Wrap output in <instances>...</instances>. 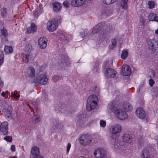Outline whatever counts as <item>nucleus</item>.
Here are the masks:
<instances>
[{"instance_id": "46", "label": "nucleus", "mask_w": 158, "mask_h": 158, "mask_svg": "<svg viewBox=\"0 0 158 158\" xmlns=\"http://www.w3.org/2000/svg\"><path fill=\"white\" fill-rule=\"evenodd\" d=\"M154 81L152 79H150L149 80V84L151 86H152L154 84Z\"/></svg>"}, {"instance_id": "10", "label": "nucleus", "mask_w": 158, "mask_h": 158, "mask_svg": "<svg viewBox=\"0 0 158 158\" xmlns=\"http://www.w3.org/2000/svg\"><path fill=\"white\" fill-rule=\"evenodd\" d=\"M106 154L105 150L101 148L96 149L94 152V155L96 158H103Z\"/></svg>"}, {"instance_id": "21", "label": "nucleus", "mask_w": 158, "mask_h": 158, "mask_svg": "<svg viewBox=\"0 0 158 158\" xmlns=\"http://www.w3.org/2000/svg\"><path fill=\"white\" fill-rule=\"evenodd\" d=\"M142 158H152V155L149 154L147 150H144L142 153Z\"/></svg>"}, {"instance_id": "27", "label": "nucleus", "mask_w": 158, "mask_h": 158, "mask_svg": "<svg viewBox=\"0 0 158 158\" xmlns=\"http://www.w3.org/2000/svg\"><path fill=\"white\" fill-rule=\"evenodd\" d=\"M4 51L6 53L9 54L12 52L13 48L11 46H6L4 47Z\"/></svg>"}, {"instance_id": "23", "label": "nucleus", "mask_w": 158, "mask_h": 158, "mask_svg": "<svg viewBox=\"0 0 158 158\" xmlns=\"http://www.w3.org/2000/svg\"><path fill=\"white\" fill-rule=\"evenodd\" d=\"M53 10L55 12H57L60 10L61 5L57 2H55L53 3Z\"/></svg>"}, {"instance_id": "4", "label": "nucleus", "mask_w": 158, "mask_h": 158, "mask_svg": "<svg viewBox=\"0 0 158 158\" xmlns=\"http://www.w3.org/2000/svg\"><path fill=\"white\" fill-rule=\"evenodd\" d=\"M98 99L96 95L90 96L87 100L86 109L87 110H91L94 109L96 107Z\"/></svg>"}, {"instance_id": "9", "label": "nucleus", "mask_w": 158, "mask_h": 158, "mask_svg": "<svg viewBox=\"0 0 158 158\" xmlns=\"http://www.w3.org/2000/svg\"><path fill=\"white\" fill-rule=\"evenodd\" d=\"M91 141V139L90 137L87 135H82L79 139L80 143L83 145L89 144Z\"/></svg>"}, {"instance_id": "6", "label": "nucleus", "mask_w": 158, "mask_h": 158, "mask_svg": "<svg viewBox=\"0 0 158 158\" xmlns=\"http://www.w3.org/2000/svg\"><path fill=\"white\" fill-rule=\"evenodd\" d=\"M123 141L124 142H123L120 143V141L119 140V143L117 145V146L118 145V148L117 149L115 148L117 150H120L121 152H123L124 150L126 149V147L125 145H123L122 144H124V142L126 143H129L131 142L132 140L131 136L129 134H124L123 137Z\"/></svg>"}, {"instance_id": "49", "label": "nucleus", "mask_w": 158, "mask_h": 158, "mask_svg": "<svg viewBox=\"0 0 158 158\" xmlns=\"http://www.w3.org/2000/svg\"><path fill=\"white\" fill-rule=\"evenodd\" d=\"M12 152H15V147L14 145H12L10 148Z\"/></svg>"}, {"instance_id": "16", "label": "nucleus", "mask_w": 158, "mask_h": 158, "mask_svg": "<svg viewBox=\"0 0 158 158\" xmlns=\"http://www.w3.org/2000/svg\"><path fill=\"white\" fill-rule=\"evenodd\" d=\"M123 108L127 112H130L132 110L131 105L127 102H124L122 105Z\"/></svg>"}, {"instance_id": "56", "label": "nucleus", "mask_w": 158, "mask_h": 158, "mask_svg": "<svg viewBox=\"0 0 158 158\" xmlns=\"http://www.w3.org/2000/svg\"><path fill=\"white\" fill-rule=\"evenodd\" d=\"M6 94H7L8 95V94H10V93H9V92H8V91H6Z\"/></svg>"}, {"instance_id": "57", "label": "nucleus", "mask_w": 158, "mask_h": 158, "mask_svg": "<svg viewBox=\"0 0 158 158\" xmlns=\"http://www.w3.org/2000/svg\"><path fill=\"white\" fill-rule=\"evenodd\" d=\"M60 35L61 36H63V37H64V35L62 34H61Z\"/></svg>"}, {"instance_id": "28", "label": "nucleus", "mask_w": 158, "mask_h": 158, "mask_svg": "<svg viewBox=\"0 0 158 158\" xmlns=\"http://www.w3.org/2000/svg\"><path fill=\"white\" fill-rule=\"evenodd\" d=\"M128 55V50L127 49H124L122 52L121 54V58L125 59L127 56Z\"/></svg>"}, {"instance_id": "26", "label": "nucleus", "mask_w": 158, "mask_h": 158, "mask_svg": "<svg viewBox=\"0 0 158 158\" xmlns=\"http://www.w3.org/2000/svg\"><path fill=\"white\" fill-rule=\"evenodd\" d=\"M8 33L6 30L5 28H3L0 31V35L2 39V36H4L5 38V40L6 41L7 40V39L6 38V37L7 36Z\"/></svg>"}, {"instance_id": "36", "label": "nucleus", "mask_w": 158, "mask_h": 158, "mask_svg": "<svg viewBox=\"0 0 158 158\" xmlns=\"http://www.w3.org/2000/svg\"><path fill=\"white\" fill-rule=\"evenodd\" d=\"M41 13V11H40L39 9H36L34 11V14L35 17L36 18H38Z\"/></svg>"}, {"instance_id": "1", "label": "nucleus", "mask_w": 158, "mask_h": 158, "mask_svg": "<svg viewBox=\"0 0 158 158\" xmlns=\"http://www.w3.org/2000/svg\"><path fill=\"white\" fill-rule=\"evenodd\" d=\"M122 130V127L119 124H115L112 125L110 129V132L112 134L111 136L109 137V140L113 147L117 149L118 148V145L117 147V145L119 143V139L116 136L114 137V135H116L120 133Z\"/></svg>"}, {"instance_id": "40", "label": "nucleus", "mask_w": 158, "mask_h": 158, "mask_svg": "<svg viewBox=\"0 0 158 158\" xmlns=\"http://www.w3.org/2000/svg\"><path fill=\"white\" fill-rule=\"evenodd\" d=\"M4 139L8 142H11L12 141V137L8 135L6 136Z\"/></svg>"}, {"instance_id": "50", "label": "nucleus", "mask_w": 158, "mask_h": 158, "mask_svg": "<svg viewBox=\"0 0 158 158\" xmlns=\"http://www.w3.org/2000/svg\"><path fill=\"white\" fill-rule=\"evenodd\" d=\"M32 158H43L42 156L40 155H37V156H35L34 157Z\"/></svg>"}, {"instance_id": "22", "label": "nucleus", "mask_w": 158, "mask_h": 158, "mask_svg": "<svg viewBox=\"0 0 158 158\" xmlns=\"http://www.w3.org/2000/svg\"><path fill=\"white\" fill-rule=\"evenodd\" d=\"M36 28L37 27L36 25L34 23H31V28L28 29L27 32L30 33H33L36 31Z\"/></svg>"}, {"instance_id": "52", "label": "nucleus", "mask_w": 158, "mask_h": 158, "mask_svg": "<svg viewBox=\"0 0 158 158\" xmlns=\"http://www.w3.org/2000/svg\"><path fill=\"white\" fill-rule=\"evenodd\" d=\"M85 33L84 32V33H82L81 34V35L82 37H83L85 36Z\"/></svg>"}, {"instance_id": "37", "label": "nucleus", "mask_w": 158, "mask_h": 158, "mask_svg": "<svg viewBox=\"0 0 158 158\" xmlns=\"http://www.w3.org/2000/svg\"><path fill=\"white\" fill-rule=\"evenodd\" d=\"M4 60V54L2 52H0V66L2 64Z\"/></svg>"}, {"instance_id": "5", "label": "nucleus", "mask_w": 158, "mask_h": 158, "mask_svg": "<svg viewBox=\"0 0 158 158\" xmlns=\"http://www.w3.org/2000/svg\"><path fill=\"white\" fill-rule=\"evenodd\" d=\"M147 43L149 49L152 54L156 55L158 54V42L155 39L148 40Z\"/></svg>"}, {"instance_id": "39", "label": "nucleus", "mask_w": 158, "mask_h": 158, "mask_svg": "<svg viewBox=\"0 0 158 158\" xmlns=\"http://www.w3.org/2000/svg\"><path fill=\"white\" fill-rule=\"evenodd\" d=\"M100 125L101 127H104L106 125V122L105 121L101 120L100 121Z\"/></svg>"}, {"instance_id": "60", "label": "nucleus", "mask_w": 158, "mask_h": 158, "mask_svg": "<svg viewBox=\"0 0 158 158\" xmlns=\"http://www.w3.org/2000/svg\"><path fill=\"white\" fill-rule=\"evenodd\" d=\"M55 77L56 78V79H57L58 78V77L57 76H56Z\"/></svg>"}, {"instance_id": "54", "label": "nucleus", "mask_w": 158, "mask_h": 158, "mask_svg": "<svg viewBox=\"0 0 158 158\" xmlns=\"http://www.w3.org/2000/svg\"><path fill=\"white\" fill-rule=\"evenodd\" d=\"M155 33L158 35V28L155 31Z\"/></svg>"}, {"instance_id": "14", "label": "nucleus", "mask_w": 158, "mask_h": 158, "mask_svg": "<svg viewBox=\"0 0 158 158\" xmlns=\"http://www.w3.org/2000/svg\"><path fill=\"white\" fill-rule=\"evenodd\" d=\"M136 114L137 116L141 119H144L146 116L144 110L141 108H138L136 111Z\"/></svg>"}, {"instance_id": "3", "label": "nucleus", "mask_w": 158, "mask_h": 158, "mask_svg": "<svg viewBox=\"0 0 158 158\" xmlns=\"http://www.w3.org/2000/svg\"><path fill=\"white\" fill-rule=\"evenodd\" d=\"M48 82V79L46 75L43 74L41 72L37 73L34 77L33 82L35 85H46Z\"/></svg>"}, {"instance_id": "30", "label": "nucleus", "mask_w": 158, "mask_h": 158, "mask_svg": "<svg viewBox=\"0 0 158 158\" xmlns=\"http://www.w3.org/2000/svg\"><path fill=\"white\" fill-rule=\"evenodd\" d=\"M128 0H122L121 2V5L122 8L127 9V2Z\"/></svg>"}, {"instance_id": "33", "label": "nucleus", "mask_w": 158, "mask_h": 158, "mask_svg": "<svg viewBox=\"0 0 158 158\" xmlns=\"http://www.w3.org/2000/svg\"><path fill=\"white\" fill-rule=\"evenodd\" d=\"M23 60L25 63H27L29 60V55L27 54H23Z\"/></svg>"}, {"instance_id": "47", "label": "nucleus", "mask_w": 158, "mask_h": 158, "mask_svg": "<svg viewBox=\"0 0 158 158\" xmlns=\"http://www.w3.org/2000/svg\"><path fill=\"white\" fill-rule=\"evenodd\" d=\"M146 19L143 17H141L140 19V22L142 25H143L145 22Z\"/></svg>"}, {"instance_id": "44", "label": "nucleus", "mask_w": 158, "mask_h": 158, "mask_svg": "<svg viewBox=\"0 0 158 158\" xmlns=\"http://www.w3.org/2000/svg\"><path fill=\"white\" fill-rule=\"evenodd\" d=\"M8 123L7 122H4L3 123H1V124L0 125H3V128H8Z\"/></svg>"}, {"instance_id": "48", "label": "nucleus", "mask_w": 158, "mask_h": 158, "mask_svg": "<svg viewBox=\"0 0 158 158\" xmlns=\"http://www.w3.org/2000/svg\"><path fill=\"white\" fill-rule=\"evenodd\" d=\"M63 4L64 6L66 7H68L69 6V2L68 1H64Z\"/></svg>"}, {"instance_id": "41", "label": "nucleus", "mask_w": 158, "mask_h": 158, "mask_svg": "<svg viewBox=\"0 0 158 158\" xmlns=\"http://www.w3.org/2000/svg\"><path fill=\"white\" fill-rule=\"evenodd\" d=\"M11 96L12 97L17 99H18L20 96L17 93H15L12 94Z\"/></svg>"}, {"instance_id": "51", "label": "nucleus", "mask_w": 158, "mask_h": 158, "mask_svg": "<svg viewBox=\"0 0 158 158\" xmlns=\"http://www.w3.org/2000/svg\"><path fill=\"white\" fill-rule=\"evenodd\" d=\"M99 88H97V87H96V89L95 90V92H98L97 93V94H98L99 92Z\"/></svg>"}, {"instance_id": "59", "label": "nucleus", "mask_w": 158, "mask_h": 158, "mask_svg": "<svg viewBox=\"0 0 158 158\" xmlns=\"http://www.w3.org/2000/svg\"><path fill=\"white\" fill-rule=\"evenodd\" d=\"M53 80L54 81H56V80L54 78V77H53Z\"/></svg>"}, {"instance_id": "18", "label": "nucleus", "mask_w": 158, "mask_h": 158, "mask_svg": "<svg viewBox=\"0 0 158 158\" xmlns=\"http://www.w3.org/2000/svg\"><path fill=\"white\" fill-rule=\"evenodd\" d=\"M148 19L149 21H155L158 23V17L154 13H151L149 14Z\"/></svg>"}, {"instance_id": "61", "label": "nucleus", "mask_w": 158, "mask_h": 158, "mask_svg": "<svg viewBox=\"0 0 158 158\" xmlns=\"http://www.w3.org/2000/svg\"><path fill=\"white\" fill-rule=\"evenodd\" d=\"M23 42L24 43H25V40H23Z\"/></svg>"}, {"instance_id": "24", "label": "nucleus", "mask_w": 158, "mask_h": 158, "mask_svg": "<svg viewBox=\"0 0 158 158\" xmlns=\"http://www.w3.org/2000/svg\"><path fill=\"white\" fill-rule=\"evenodd\" d=\"M2 112L4 113V115L6 118H9L11 117V111L8 109H4L2 110Z\"/></svg>"}, {"instance_id": "29", "label": "nucleus", "mask_w": 158, "mask_h": 158, "mask_svg": "<svg viewBox=\"0 0 158 158\" xmlns=\"http://www.w3.org/2000/svg\"><path fill=\"white\" fill-rule=\"evenodd\" d=\"M148 8L153 9L156 6L155 2L153 1H150L148 2Z\"/></svg>"}, {"instance_id": "43", "label": "nucleus", "mask_w": 158, "mask_h": 158, "mask_svg": "<svg viewBox=\"0 0 158 158\" xmlns=\"http://www.w3.org/2000/svg\"><path fill=\"white\" fill-rule=\"evenodd\" d=\"M31 47L30 45H27L25 46V50L26 52H28L30 51Z\"/></svg>"}, {"instance_id": "38", "label": "nucleus", "mask_w": 158, "mask_h": 158, "mask_svg": "<svg viewBox=\"0 0 158 158\" xmlns=\"http://www.w3.org/2000/svg\"><path fill=\"white\" fill-rule=\"evenodd\" d=\"M70 63L68 60H64L63 63V67L64 68L70 66Z\"/></svg>"}, {"instance_id": "32", "label": "nucleus", "mask_w": 158, "mask_h": 158, "mask_svg": "<svg viewBox=\"0 0 158 158\" xmlns=\"http://www.w3.org/2000/svg\"><path fill=\"white\" fill-rule=\"evenodd\" d=\"M3 127V125L0 126V130L4 135H6L7 134L8 128H4Z\"/></svg>"}, {"instance_id": "17", "label": "nucleus", "mask_w": 158, "mask_h": 158, "mask_svg": "<svg viewBox=\"0 0 158 158\" xmlns=\"http://www.w3.org/2000/svg\"><path fill=\"white\" fill-rule=\"evenodd\" d=\"M28 75L30 77H33L35 75V71L33 67L30 66L27 69Z\"/></svg>"}, {"instance_id": "11", "label": "nucleus", "mask_w": 158, "mask_h": 158, "mask_svg": "<svg viewBox=\"0 0 158 158\" xmlns=\"http://www.w3.org/2000/svg\"><path fill=\"white\" fill-rule=\"evenodd\" d=\"M121 72L123 75L126 76L130 75L131 73L130 67L127 64H124L122 66Z\"/></svg>"}, {"instance_id": "31", "label": "nucleus", "mask_w": 158, "mask_h": 158, "mask_svg": "<svg viewBox=\"0 0 158 158\" xmlns=\"http://www.w3.org/2000/svg\"><path fill=\"white\" fill-rule=\"evenodd\" d=\"M7 12V9L4 7H2L0 9V13L3 17L6 16Z\"/></svg>"}, {"instance_id": "13", "label": "nucleus", "mask_w": 158, "mask_h": 158, "mask_svg": "<svg viewBox=\"0 0 158 158\" xmlns=\"http://www.w3.org/2000/svg\"><path fill=\"white\" fill-rule=\"evenodd\" d=\"M116 72L112 69H108L105 72L106 76L108 78H114L115 77Z\"/></svg>"}, {"instance_id": "2", "label": "nucleus", "mask_w": 158, "mask_h": 158, "mask_svg": "<svg viewBox=\"0 0 158 158\" xmlns=\"http://www.w3.org/2000/svg\"><path fill=\"white\" fill-rule=\"evenodd\" d=\"M116 103L115 101H114L108 104V107L118 119L123 120L127 118V114L123 110L116 107Z\"/></svg>"}, {"instance_id": "34", "label": "nucleus", "mask_w": 158, "mask_h": 158, "mask_svg": "<svg viewBox=\"0 0 158 158\" xmlns=\"http://www.w3.org/2000/svg\"><path fill=\"white\" fill-rule=\"evenodd\" d=\"M111 45H110V48L113 49L115 47L116 44V41L115 39H112L111 41Z\"/></svg>"}, {"instance_id": "55", "label": "nucleus", "mask_w": 158, "mask_h": 158, "mask_svg": "<svg viewBox=\"0 0 158 158\" xmlns=\"http://www.w3.org/2000/svg\"><path fill=\"white\" fill-rule=\"evenodd\" d=\"M156 140L157 143V144H158V137H157L156 138Z\"/></svg>"}, {"instance_id": "35", "label": "nucleus", "mask_w": 158, "mask_h": 158, "mask_svg": "<svg viewBox=\"0 0 158 158\" xmlns=\"http://www.w3.org/2000/svg\"><path fill=\"white\" fill-rule=\"evenodd\" d=\"M117 0H103V2L104 3L109 5L115 2Z\"/></svg>"}, {"instance_id": "25", "label": "nucleus", "mask_w": 158, "mask_h": 158, "mask_svg": "<svg viewBox=\"0 0 158 158\" xmlns=\"http://www.w3.org/2000/svg\"><path fill=\"white\" fill-rule=\"evenodd\" d=\"M113 12V9L112 8H107L102 11V13H104L106 15H111Z\"/></svg>"}, {"instance_id": "42", "label": "nucleus", "mask_w": 158, "mask_h": 158, "mask_svg": "<svg viewBox=\"0 0 158 158\" xmlns=\"http://www.w3.org/2000/svg\"><path fill=\"white\" fill-rule=\"evenodd\" d=\"M33 119L35 120V123L39 122L40 120V118L38 116H35L33 117Z\"/></svg>"}, {"instance_id": "62", "label": "nucleus", "mask_w": 158, "mask_h": 158, "mask_svg": "<svg viewBox=\"0 0 158 158\" xmlns=\"http://www.w3.org/2000/svg\"><path fill=\"white\" fill-rule=\"evenodd\" d=\"M1 112V111L0 110V113Z\"/></svg>"}, {"instance_id": "58", "label": "nucleus", "mask_w": 158, "mask_h": 158, "mask_svg": "<svg viewBox=\"0 0 158 158\" xmlns=\"http://www.w3.org/2000/svg\"><path fill=\"white\" fill-rule=\"evenodd\" d=\"M12 158H17L16 157V156H13Z\"/></svg>"}, {"instance_id": "15", "label": "nucleus", "mask_w": 158, "mask_h": 158, "mask_svg": "<svg viewBox=\"0 0 158 158\" xmlns=\"http://www.w3.org/2000/svg\"><path fill=\"white\" fill-rule=\"evenodd\" d=\"M85 3V0H72L71 4L75 7H78L83 5Z\"/></svg>"}, {"instance_id": "20", "label": "nucleus", "mask_w": 158, "mask_h": 158, "mask_svg": "<svg viewBox=\"0 0 158 158\" xmlns=\"http://www.w3.org/2000/svg\"><path fill=\"white\" fill-rule=\"evenodd\" d=\"M31 153L34 156L39 155L40 154L39 148L36 146L33 147L31 148Z\"/></svg>"}, {"instance_id": "12", "label": "nucleus", "mask_w": 158, "mask_h": 158, "mask_svg": "<svg viewBox=\"0 0 158 158\" xmlns=\"http://www.w3.org/2000/svg\"><path fill=\"white\" fill-rule=\"evenodd\" d=\"M47 39L44 37L40 38L38 40L39 47L41 49H44L47 46Z\"/></svg>"}, {"instance_id": "8", "label": "nucleus", "mask_w": 158, "mask_h": 158, "mask_svg": "<svg viewBox=\"0 0 158 158\" xmlns=\"http://www.w3.org/2000/svg\"><path fill=\"white\" fill-rule=\"evenodd\" d=\"M106 27L104 23H100L95 26L92 30V33L93 34L97 33L100 31L101 34H103L106 33L105 30Z\"/></svg>"}, {"instance_id": "7", "label": "nucleus", "mask_w": 158, "mask_h": 158, "mask_svg": "<svg viewBox=\"0 0 158 158\" xmlns=\"http://www.w3.org/2000/svg\"><path fill=\"white\" fill-rule=\"evenodd\" d=\"M47 25V29L49 32L54 31L58 27V21L55 20L49 21Z\"/></svg>"}, {"instance_id": "53", "label": "nucleus", "mask_w": 158, "mask_h": 158, "mask_svg": "<svg viewBox=\"0 0 158 158\" xmlns=\"http://www.w3.org/2000/svg\"><path fill=\"white\" fill-rule=\"evenodd\" d=\"M5 94L6 93L4 92H2L1 94V95L3 97H4L5 96Z\"/></svg>"}, {"instance_id": "19", "label": "nucleus", "mask_w": 158, "mask_h": 158, "mask_svg": "<svg viewBox=\"0 0 158 158\" xmlns=\"http://www.w3.org/2000/svg\"><path fill=\"white\" fill-rule=\"evenodd\" d=\"M63 126L60 124H59L56 121L54 122L52 124V129L53 130L56 129H60L62 128Z\"/></svg>"}, {"instance_id": "45", "label": "nucleus", "mask_w": 158, "mask_h": 158, "mask_svg": "<svg viewBox=\"0 0 158 158\" xmlns=\"http://www.w3.org/2000/svg\"><path fill=\"white\" fill-rule=\"evenodd\" d=\"M71 147V144L70 143H68L67 147V152L68 154Z\"/></svg>"}]
</instances>
